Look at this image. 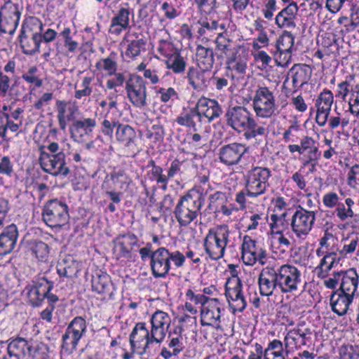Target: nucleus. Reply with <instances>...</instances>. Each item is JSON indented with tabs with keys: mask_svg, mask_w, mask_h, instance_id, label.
I'll list each match as a JSON object with an SVG mask.
<instances>
[{
	"mask_svg": "<svg viewBox=\"0 0 359 359\" xmlns=\"http://www.w3.org/2000/svg\"><path fill=\"white\" fill-rule=\"evenodd\" d=\"M259 286L262 295L270 296L274 291L292 293L298 290L302 283L301 272L294 266H267L259 276Z\"/></svg>",
	"mask_w": 359,
	"mask_h": 359,
	"instance_id": "1",
	"label": "nucleus"
},
{
	"mask_svg": "<svg viewBox=\"0 0 359 359\" xmlns=\"http://www.w3.org/2000/svg\"><path fill=\"white\" fill-rule=\"evenodd\" d=\"M39 163L44 172L53 176H67L69 168L67 166L64 149L57 142H50L39 147Z\"/></svg>",
	"mask_w": 359,
	"mask_h": 359,
	"instance_id": "2",
	"label": "nucleus"
},
{
	"mask_svg": "<svg viewBox=\"0 0 359 359\" xmlns=\"http://www.w3.org/2000/svg\"><path fill=\"white\" fill-rule=\"evenodd\" d=\"M204 204V198L198 193H188L182 196L174 210L175 217L180 226H187L196 222Z\"/></svg>",
	"mask_w": 359,
	"mask_h": 359,
	"instance_id": "3",
	"label": "nucleus"
},
{
	"mask_svg": "<svg viewBox=\"0 0 359 359\" xmlns=\"http://www.w3.org/2000/svg\"><path fill=\"white\" fill-rule=\"evenodd\" d=\"M229 233L226 225H220L208 231L203 241V246L211 259L218 260L224 257Z\"/></svg>",
	"mask_w": 359,
	"mask_h": 359,
	"instance_id": "4",
	"label": "nucleus"
},
{
	"mask_svg": "<svg viewBox=\"0 0 359 359\" xmlns=\"http://www.w3.org/2000/svg\"><path fill=\"white\" fill-rule=\"evenodd\" d=\"M271 176V171L268 168L255 166L249 170L244 177L248 196L256 198L265 194Z\"/></svg>",
	"mask_w": 359,
	"mask_h": 359,
	"instance_id": "5",
	"label": "nucleus"
},
{
	"mask_svg": "<svg viewBox=\"0 0 359 359\" xmlns=\"http://www.w3.org/2000/svg\"><path fill=\"white\" fill-rule=\"evenodd\" d=\"M69 218L68 205L57 199L48 201L42 210V219L50 228H60L67 224Z\"/></svg>",
	"mask_w": 359,
	"mask_h": 359,
	"instance_id": "6",
	"label": "nucleus"
},
{
	"mask_svg": "<svg viewBox=\"0 0 359 359\" xmlns=\"http://www.w3.org/2000/svg\"><path fill=\"white\" fill-rule=\"evenodd\" d=\"M275 102L273 91L266 86H259L252 99L257 116L262 118L271 117L277 109Z\"/></svg>",
	"mask_w": 359,
	"mask_h": 359,
	"instance_id": "7",
	"label": "nucleus"
},
{
	"mask_svg": "<svg viewBox=\"0 0 359 359\" xmlns=\"http://www.w3.org/2000/svg\"><path fill=\"white\" fill-rule=\"evenodd\" d=\"M316 212L299 207L293 214L290 226L292 232L300 239H304L311 231L316 220Z\"/></svg>",
	"mask_w": 359,
	"mask_h": 359,
	"instance_id": "8",
	"label": "nucleus"
},
{
	"mask_svg": "<svg viewBox=\"0 0 359 359\" xmlns=\"http://www.w3.org/2000/svg\"><path fill=\"white\" fill-rule=\"evenodd\" d=\"M126 90L128 98L137 108H144L147 105L146 81L138 75H131L126 81Z\"/></svg>",
	"mask_w": 359,
	"mask_h": 359,
	"instance_id": "9",
	"label": "nucleus"
},
{
	"mask_svg": "<svg viewBox=\"0 0 359 359\" xmlns=\"http://www.w3.org/2000/svg\"><path fill=\"white\" fill-rule=\"evenodd\" d=\"M225 295L233 312H242L247 306V301L243 292V284L238 276L228 279L225 286Z\"/></svg>",
	"mask_w": 359,
	"mask_h": 359,
	"instance_id": "10",
	"label": "nucleus"
},
{
	"mask_svg": "<svg viewBox=\"0 0 359 359\" xmlns=\"http://www.w3.org/2000/svg\"><path fill=\"white\" fill-rule=\"evenodd\" d=\"M20 12L18 6L11 1L6 2L0 10V34H13L18 25Z\"/></svg>",
	"mask_w": 359,
	"mask_h": 359,
	"instance_id": "11",
	"label": "nucleus"
},
{
	"mask_svg": "<svg viewBox=\"0 0 359 359\" xmlns=\"http://www.w3.org/2000/svg\"><path fill=\"white\" fill-rule=\"evenodd\" d=\"M224 311V304L217 298L208 302L201 310V323L203 326H210L220 330L222 312Z\"/></svg>",
	"mask_w": 359,
	"mask_h": 359,
	"instance_id": "12",
	"label": "nucleus"
},
{
	"mask_svg": "<svg viewBox=\"0 0 359 359\" xmlns=\"http://www.w3.org/2000/svg\"><path fill=\"white\" fill-rule=\"evenodd\" d=\"M155 341L151 339L150 331L145 323H137L135 325L130 335V344L133 351L140 350L139 353L143 355L147 353L149 345Z\"/></svg>",
	"mask_w": 359,
	"mask_h": 359,
	"instance_id": "13",
	"label": "nucleus"
},
{
	"mask_svg": "<svg viewBox=\"0 0 359 359\" xmlns=\"http://www.w3.org/2000/svg\"><path fill=\"white\" fill-rule=\"evenodd\" d=\"M86 330V320L82 317H75L69 324L62 336V347L76 348Z\"/></svg>",
	"mask_w": 359,
	"mask_h": 359,
	"instance_id": "14",
	"label": "nucleus"
},
{
	"mask_svg": "<svg viewBox=\"0 0 359 359\" xmlns=\"http://www.w3.org/2000/svg\"><path fill=\"white\" fill-rule=\"evenodd\" d=\"M246 151L247 147L241 143L227 144L219 149V160L226 166H233L240 163Z\"/></svg>",
	"mask_w": 359,
	"mask_h": 359,
	"instance_id": "15",
	"label": "nucleus"
},
{
	"mask_svg": "<svg viewBox=\"0 0 359 359\" xmlns=\"http://www.w3.org/2000/svg\"><path fill=\"white\" fill-rule=\"evenodd\" d=\"M251 116L250 111L242 106L229 107L225 114L227 126L238 133L245 131V127Z\"/></svg>",
	"mask_w": 359,
	"mask_h": 359,
	"instance_id": "16",
	"label": "nucleus"
},
{
	"mask_svg": "<svg viewBox=\"0 0 359 359\" xmlns=\"http://www.w3.org/2000/svg\"><path fill=\"white\" fill-rule=\"evenodd\" d=\"M137 237L132 233H127L118 236L114 240V254L116 258L130 259L133 251L139 245Z\"/></svg>",
	"mask_w": 359,
	"mask_h": 359,
	"instance_id": "17",
	"label": "nucleus"
},
{
	"mask_svg": "<svg viewBox=\"0 0 359 359\" xmlns=\"http://www.w3.org/2000/svg\"><path fill=\"white\" fill-rule=\"evenodd\" d=\"M53 287V283L45 278L34 281L27 287L29 304L34 307L40 306Z\"/></svg>",
	"mask_w": 359,
	"mask_h": 359,
	"instance_id": "18",
	"label": "nucleus"
},
{
	"mask_svg": "<svg viewBox=\"0 0 359 359\" xmlns=\"http://www.w3.org/2000/svg\"><path fill=\"white\" fill-rule=\"evenodd\" d=\"M57 118L60 128L65 130L67 123L76 120L79 113V107L76 102L58 100L56 101Z\"/></svg>",
	"mask_w": 359,
	"mask_h": 359,
	"instance_id": "19",
	"label": "nucleus"
},
{
	"mask_svg": "<svg viewBox=\"0 0 359 359\" xmlns=\"http://www.w3.org/2000/svg\"><path fill=\"white\" fill-rule=\"evenodd\" d=\"M150 322L151 339L160 344L165 338L171 323L170 317L165 312L157 311L152 315Z\"/></svg>",
	"mask_w": 359,
	"mask_h": 359,
	"instance_id": "20",
	"label": "nucleus"
},
{
	"mask_svg": "<svg viewBox=\"0 0 359 359\" xmlns=\"http://www.w3.org/2000/svg\"><path fill=\"white\" fill-rule=\"evenodd\" d=\"M33 351L32 341H28L21 337L16 338L8 344V358L4 356L3 359H27L32 355Z\"/></svg>",
	"mask_w": 359,
	"mask_h": 359,
	"instance_id": "21",
	"label": "nucleus"
},
{
	"mask_svg": "<svg viewBox=\"0 0 359 359\" xmlns=\"http://www.w3.org/2000/svg\"><path fill=\"white\" fill-rule=\"evenodd\" d=\"M353 298L354 297L352 295L337 290L330 297L332 310L339 316L345 314L354 316L355 313L353 309Z\"/></svg>",
	"mask_w": 359,
	"mask_h": 359,
	"instance_id": "22",
	"label": "nucleus"
},
{
	"mask_svg": "<svg viewBox=\"0 0 359 359\" xmlns=\"http://www.w3.org/2000/svg\"><path fill=\"white\" fill-rule=\"evenodd\" d=\"M97 121L94 118L76 119L69 127L72 137L76 142L87 140L91 135Z\"/></svg>",
	"mask_w": 359,
	"mask_h": 359,
	"instance_id": "23",
	"label": "nucleus"
},
{
	"mask_svg": "<svg viewBox=\"0 0 359 359\" xmlns=\"http://www.w3.org/2000/svg\"><path fill=\"white\" fill-rule=\"evenodd\" d=\"M150 265L154 277H165L170 269L168 250L162 247L152 252Z\"/></svg>",
	"mask_w": 359,
	"mask_h": 359,
	"instance_id": "24",
	"label": "nucleus"
},
{
	"mask_svg": "<svg viewBox=\"0 0 359 359\" xmlns=\"http://www.w3.org/2000/svg\"><path fill=\"white\" fill-rule=\"evenodd\" d=\"M183 332L184 328L182 325H177L169 332L168 347L172 348V350H169L168 348L163 347L160 354L161 357L164 359H170L173 356H177L184 350Z\"/></svg>",
	"mask_w": 359,
	"mask_h": 359,
	"instance_id": "25",
	"label": "nucleus"
},
{
	"mask_svg": "<svg viewBox=\"0 0 359 359\" xmlns=\"http://www.w3.org/2000/svg\"><path fill=\"white\" fill-rule=\"evenodd\" d=\"M249 58L248 50L243 46H236V50L226 60L227 68L240 74L246 72Z\"/></svg>",
	"mask_w": 359,
	"mask_h": 359,
	"instance_id": "26",
	"label": "nucleus"
},
{
	"mask_svg": "<svg viewBox=\"0 0 359 359\" xmlns=\"http://www.w3.org/2000/svg\"><path fill=\"white\" fill-rule=\"evenodd\" d=\"M92 290L102 296V299H111L114 294V286L108 274L97 272L92 276Z\"/></svg>",
	"mask_w": 359,
	"mask_h": 359,
	"instance_id": "27",
	"label": "nucleus"
},
{
	"mask_svg": "<svg viewBox=\"0 0 359 359\" xmlns=\"http://www.w3.org/2000/svg\"><path fill=\"white\" fill-rule=\"evenodd\" d=\"M298 10L299 8L295 2H290L276 16V25L281 29H294L296 27L295 19Z\"/></svg>",
	"mask_w": 359,
	"mask_h": 359,
	"instance_id": "28",
	"label": "nucleus"
},
{
	"mask_svg": "<svg viewBox=\"0 0 359 359\" xmlns=\"http://www.w3.org/2000/svg\"><path fill=\"white\" fill-rule=\"evenodd\" d=\"M195 107L201 116V119L204 116L208 119L209 122L219 117L222 112V108L215 100L205 97H201Z\"/></svg>",
	"mask_w": 359,
	"mask_h": 359,
	"instance_id": "29",
	"label": "nucleus"
},
{
	"mask_svg": "<svg viewBox=\"0 0 359 359\" xmlns=\"http://www.w3.org/2000/svg\"><path fill=\"white\" fill-rule=\"evenodd\" d=\"M187 78L194 90H203L207 88L211 79L210 71L204 68L189 67Z\"/></svg>",
	"mask_w": 359,
	"mask_h": 359,
	"instance_id": "30",
	"label": "nucleus"
},
{
	"mask_svg": "<svg viewBox=\"0 0 359 359\" xmlns=\"http://www.w3.org/2000/svg\"><path fill=\"white\" fill-rule=\"evenodd\" d=\"M18 236L15 224L8 226L0 234V256L10 254L14 250Z\"/></svg>",
	"mask_w": 359,
	"mask_h": 359,
	"instance_id": "31",
	"label": "nucleus"
},
{
	"mask_svg": "<svg viewBox=\"0 0 359 359\" xmlns=\"http://www.w3.org/2000/svg\"><path fill=\"white\" fill-rule=\"evenodd\" d=\"M130 11L128 8H121L111 18L109 33L119 36L130 27Z\"/></svg>",
	"mask_w": 359,
	"mask_h": 359,
	"instance_id": "32",
	"label": "nucleus"
},
{
	"mask_svg": "<svg viewBox=\"0 0 359 359\" xmlns=\"http://www.w3.org/2000/svg\"><path fill=\"white\" fill-rule=\"evenodd\" d=\"M301 144L302 154L306 153L307 154V158L304 161V165L311 164L314 167L321 156L318 149V143L311 137L304 136L301 139Z\"/></svg>",
	"mask_w": 359,
	"mask_h": 359,
	"instance_id": "33",
	"label": "nucleus"
},
{
	"mask_svg": "<svg viewBox=\"0 0 359 359\" xmlns=\"http://www.w3.org/2000/svg\"><path fill=\"white\" fill-rule=\"evenodd\" d=\"M358 274L355 269L341 271L340 286L337 290L354 297L358 287Z\"/></svg>",
	"mask_w": 359,
	"mask_h": 359,
	"instance_id": "34",
	"label": "nucleus"
},
{
	"mask_svg": "<svg viewBox=\"0 0 359 359\" xmlns=\"http://www.w3.org/2000/svg\"><path fill=\"white\" fill-rule=\"evenodd\" d=\"M309 328L303 330L302 325L298 324L297 326L287 332L284 337V347L286 354L289 353V348L293 346H297L299 338L302 339V344H306V336L311 334Z\"/></svg>",
	"mask_w": 359,
	"mask_h": 359,
	"instance_id": "35",
	"label": "nucleus"
},
{
	"mask_svg": "<svg viewBox=\"0 0 359 359\" xmlns=\"http://www.w3.org/2000/svg\"><path fill=\"white\" fill-rule=\"evenodd\" d=\"M339 261L340 258L337 257L336 252H327L316 268L318 277L322 279L327 278L330 271L339 264Z\"/></svg>",
	"mask_w": 359,
	"mask_h": 359,
	"instance_id": "36",
	"label": "nucleus"
},
{
	"mask_svg": "<svg viewBox=\"0 0 359 359\" xmlns=\"http://www.w3.org/2000/svg\"><path fill=\"white\" fill-rule=\"evenodd\" d=\"M294 88L302 87L309 80L311 69L307 65H294L290 70Z\"/></svg>",
	"mask_w": 359,
	"mask_h": 359,
	"instance_id": "37",
	"label": "nucleus"
},
{
	"mask_svg": "<svg viewBox=\"0 0 359 359\" xmlns=\"http://www.w3.org/2000/svg\"><path fill=\"white\" fill-rule=\"evenodd\" d=\"M175 121L178 125L189 128L196 132L198 130L196 123L197 122H201V119L196 107H194L182 111L176 118Z\"/></svg>",
	"mask_w": 359,
	"mask_h": 359,
	"instance_id": "38",
	"label": "nucleus"
},
{
	"mask_svg": "<svg viewBox=\"0 0 359 359\" xmlns=\"http://www.w3.org/2000/svg\"><path fill=\"white\" fill-rule=\"evenodd\" d=\"M79 271V264L71 257L65 258L57 263V272L60 277L73 278Z\"/></svg>",
	"mask_w": 359,
	"mask_h": 359,
	"instance_id": "39",
	"label": "nucleus"
},
{
	"mask_svg": "<svg viewBox=\"0 0 359 359\" xmlns=\"http://www.w3.org/2000/svg\"><path fill=\"white\" fill-rule=\"evenodd\" d=\"M115 137L118 142L129 147L135 144L137 135L131 126L119 123L116 130Z\"/></svg>",
	"mask_w": 359,
	"mask_h": 359,
	"instance_id": "40",
	"label": "nucleus"
},
{
	"mask_svg": "<svg viewBox=\"0 0 359 359\" xmlns=\"http://www.w3.org/2000/svg\"><path fill=\"white\" fill-rule=\"evenodd\" d=\"M256 241L248 236H245L242 244V259L245 265L252 266L256 263Z\"/></svg>",
	"mask_w": 359,
	"mask_h": 359,
	"instance_id": "41",
	"label": "nucleus"
},
{
	"mask_svg": "<svg viewBox=\"0 0 359 359\" xmlns=\"http://www.w3.org/2000/svg\"><path fill=\"white\" fill-rule=\"evenodd\" d=\"M196 55L198 67L210 71L215 63L214 51L212 48L198 45L196 48Z\"/></svg>",
	"mask_w": 359,
	"mask_h": 359,
	"instance_id": "42",
	"label": "nucleus"
},
{
	"mask_svg": "<svg viewBox=\"0 0 359 359\" xmlns=\"http://www.w3.org/2000/svg\"><path fill=\"white\" fill-rule=\"evenodd\" d=\"M42 41L41 35H20V43L23 53L27 55H33L39 51L40 44Z\"/></svg>",
	"mask_w": 359,
	"mask_h": 359,
	"instance_id": "43",
	"label": "nucleus"
},
{
	"mask_svg": "<svg viewBox=\"0 0 359 359\" xmlns=\"http://www.w3.org/2000/svg\"><path fill=\"white\" fill-rule=\"evenodd\" d=\"M216 48L219 51V57H225L226 60L233 53L236 46H233V41L227 33L219 32L215 40Z\"/></svg>",
	"mask_w": 359,
	"mask_h": 359,
	"instance_id": "44",
	"label": "nucleus"
},
{
	"mask_svg": "<svg viewBox=\"0 0 359 359\" xmlns=\"http://www.w3.org/2000/svg\"><path fill=\"white\" fill-rule=\"evenodd\" d=\"M294 37L293 34L288 31H285L279 37L276 43V47L280 55L285 54V58L290 59L292 50L294 46Z\"/></svg>",
	"mask_w": 359,
	"mask_h": 359,
	"instance_id": "45",
	"label": "nucleus"
},
{
	"mask_svg": "<svg viewBox=\"0 0 359 359\" xmlns=\"http://www.w3.org/2000/svg\"><path fill=\"white\" fill-rule=\"evenodd\" d=\"M43 23L40 19L34 16L27 18L22 24L21 34L28 35H41Z\"/></svg>",
	"mask_w": 359,
	"mask_h": 359,
	"instance_id": "46",
	"label": "nucleus"
},
{
	"mask_svg": "<svg viewBox=\"0 0 359 359\" xmlns=\"http://www.w3.org/2000/svg\"><path fill=\"white\" fill-rule=\"evenodd\" d=\"M165 56L167 57L165 65L168 69H172L175 74L184 72L186 67V62L183 57L177 53L168 54Z\"/></svg>",
	"mask_w": 359,
	"mask_h": 359,
	"instance_id": "47",
	"label": "nucleus"
},
{
	"mask_svg": "<svg viewBox=\"0 0 359 359\" xmlns=\"http://www.w3.org/2000/svg\"><path fill=\"white\" fill-rule=\"evenodd\" d=\"M116 53L112 52L106 57L100 60L95 65V67L101 71H104L109 76L115 74L117 70V62L116 61Z\"/></svg>",
	"mask_w": 359,
	"mask_h": 359,
	"instance_id": "48",
	"label": "nucleus"
},
{
	"mask_svg": "<svg viewBox=\"0 0 359 359\" xmlns=\"http://www.w3.org/2000/svg\"><path fill=\"white\" fill-rule=\"evenodd\" d=\"M333 102L332 93L330 90L325 89L319 94L316 101V107L320 111L328 112L331 111Z\"/></svg>",
	"mask_w": 359,
	"mask_h": 359,
	"instance_id": "49",
	"label": "nucleus"
},
{
	"mask_svg": "<svg viewBox=\"0 0 359 359\" xmlns=\"http://www.w3.org/2000/svg\"><path fill=\"white\" fill-rule=\"evenodd\" d=\"M245 127L244 136L247 140L255 138L257 136H262L266 133V128L261 125H258L254 120L252 116L250 117L248 123Z\"/></svg>",
	"mask_w": 359,
	"mask_h": 359,
	"instance_id": "50",
	"label": "nucleus"
},
{
	"mask_svg": "<svg viewBox=\"0 0 359 359\" xmlns=\"http://www.w3.org/2000/svg\"><path fill=\"white\" fill-rule=\"evenodd\" d=\"M29 249L39 260L45 259L49 253V248L46 243L41 241L33 240L29 243Z\"/></svg>",
	"mask_w": 359,
	"mask_h": 359,
	"instance_id": "51",
	"label": "nucleus"
},
{
	"mask_svg": "<svg viewBox=\"0 0 359 359\" xmlns=\"http://www.w3.org/2000/svg\"><path fill=\"white\" fill-rule=\"evenodd\" d=\"M59 36L62 38L63 46L69 53H74L79 47V43L73 39L72 29L69 27L64 28L60 33Z\"/></svg>",
	"mask_w": 359,
	"mask_h": 359,
	"instance_id": "52",
	"label": "nucleus"
},
{
	"mask_svg": "<svg viewBox=\"0 0 359 359\" xmlns=\"http://www.w3.org/2000/svg\"><path fill=\"white\" fill-rule=\"evenodd\" d=\"M339 359H359V347L344 344L339 349Z\"/></svg>",
	"mask_w": 359,
	"mask_h": 359,
	"instance_id": "53",
	"label": "nucleus"
},
{
	"mask_svg": "<svg viewBox=\"0 0 359 359\" xmlns=\"http://www.w3.org/2000/svg\"><path fill=\"white\" fill-rule=\"evenodd\" d=\"M38 72V68L36 66H32L22 75V78L28 83L34 85L35 88H39L43 84V81L36 75Z\"/></svg>",
	"mask_w": 359,
	"mask_h": 359,
	"instance_id": "54",
	"label": "nucleus"
},
{
	"mask_svg": "<svg viewBox=\"0 0 359 359\" xmlns=\"http://www.w3.org/2000/svg\"><path fill=\"white\" fill-rule=\"evenodd\" d=\"M94 80V76H86L83 77L82 80L81 86L82 89L78 90L75 91L74 97L76 99H81L83 97H87L91 95L92 93V87L91 83Z\"/></svg>",
	"mask_w": 359,
	"mask_h": 359,
	"instance_id": "55",
	"label": "nucleus"
},
{
	"mask_svg": "<svg viewBox=\"0 0 359 359\" xmlns=\"http://www.w3.org/2000/svg\"><path fill=\"white\" fill-rule=\"evenodd\" d=\"M144 45L145 41L143 39L133 40L128 46L126 55L131 58L138 56Z\"/></svg>",
	"mask_w": 359,
	"mask_h": 359,
	"instance_id": "56",
	"label": "nucleus"
},
{
	"mask_svg": "<svg viewBox=\"0 0 359 359\" xmlns=\"http://www.w3.org/2000/svg\"><path fill=\"white\" fill-rule=\"evenodd\" d=\"M119 122L118 121L110 119L106 115L104 120L101 123V132L106 136L112 137L114 129L117 128Z\"/></svg>",
	"mask_w": 359,
	"mask_h": 359,
	"instance_id": "57",
	"label": "nucleus"
},
{
	"mask_svg": "<svg viewBox=\"0 0 359 359\" xmlns=\"http://www.w3.org/2000/svg\"><path fill=\"white\" fill-rule=\"evenodd\" d=\"M158 94L160 95V100L162 102H168L170 100H179V95L173 88H161L158 90Z\"/></svg>",
	"mask_w": 359,
	"mask_h": 359,
	"instance_id": "58",
	"label": "nucleus"
},
{
	"mask_svg": "<svg viewBox=\"0 0 359 359\" xmlns=\"http://www.w3.org/2000/svg\"><path fill=\"white\" fill-rule=\"evenodd\" d=\"M151 179L155 180L157 184H161V187L163 190H166L168 181L167 175L163 174V169L160 166L158 168H155L154 170H151Z\"/></svg>",
	"mask_w": 359,
	"mask_h": 359,
	"instance_id": "59",
	"label": "nucleus"
},
{
	"mask_svg": "<svg viewBox=\"0 0 359 359\" xmlns=\"http://www.w3.org/2000/svg\"><path fill=\"white\" fill-rule=\"evenodd\" d=\"M349 109L352 114L356 116H359V86H356L352 91L351 97L349 100Z\"/></svg>",
	"mask_w": 359,
	"mask_h": 359,
	"instance_id": "60",
	"label": "nucleus"
},
{
	"mask_svg": "<svg viewBox=\"0 0 359 359\" xmlns=\"http://www.w3.org/2000/svg\"><path fill=\"white\" fill-rule=\"evenodd\" d=\"M359 237L357 234H353L349 238L345 241V243L341 250V254H349L353 252L358 244Z\"/></svg>",
	"mask_w": 359,
	"mask_h": 359,
	"instance_id": "61",
	"label": "nucleus"
},
{
	"mask_svg": "<svg viewBox=\"0 0 359 359\" xmlns=\"http://www.w3.org/2000/svg\"><path fill=\"white\" fill-rule=\"evenodd\" d=\"M187 297L196 305H201V308L208 304L212 298L207 297L204 294H196L191 290H188L186 293Z\"/></svg>",
	"mask_w": 359,
	"mask_h": 359,
	"instance_id": "62",
	"label": "nucleus"
},
{
	"mask_svg": "<svg viewBox=\"0 0 359 359\" xmlns=\"http://www.w3.org/2000/svg\"><path fill=\"white\" fill-rule=\"evenodd\" d=\"M359 182V164L353 165L348 172L347 184L352 188H355Z\"/></svg>",
	"mask_w": 359,
	"mask_h": 359,
	"instance_id": "63",
	"label": "nucleus"
},
{
	"mask_svg": "<svg viewBox=\"0 0 359 359\" xmlns=\"http://www.w3.org/2000/svg\"><path fill=\"white\" fill-rule=\"evenodd\" d=\"M337 216L341 221H345L348 218H352L354 216V212L352 208H346L344 203L338 204L335 210Z\"/></svg>",
	"mask_w": 359,
	"mask_h": 359,
	"instance_id": "64",
	"label": "nucleus"
}]
</instances>
